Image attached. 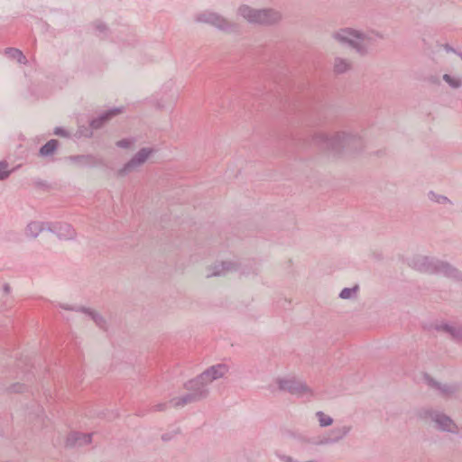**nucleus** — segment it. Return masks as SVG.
Masks as SVG:
<instances>
[{
    "instance_id": "nucleus-12",
    "label": "nucleus",
    "mask_w": 462,
    "mask_h": 462,
    "mask_svg": "<svg viewBox=\"0 0 462 462\" xmlns=\"http://www.w3.org/2000/svg\"><path fill=\"white\" fill-rule=\"evenodd\" d=\"M117 146L122 148H131L133 146V143L130 140H121L117 142Z\"/></svg>"
},
{
    "instance_id": "nucleus-14",
    "label": "nucleus",
    "mask_w": 462,
    "mask_h": 462,
    "mask_svg": "<svg viewBox=\"0 0 462 462\" xmlns=\"http://www.w3.org/2000/svg\"><path fill=\"white\" fill-rule=\"evenodd\" d=\"M217 19H218V18H217L216 15H214V14H210V17H209L208 19L205 20V21H206V22H208V23H213V24H216V25H217V26H219V27H220V26H221V24H220L219 23H217Z\"/></svg>"
},
{
    "instance_id": "nucleus-2",
    "label": "nucleus",
    "mask_w": 462,
    "mask_h": 462,
    "mask_svg": "<svg viewBox=\"0 0 462 462\" xmlns=\"http://www.w3.org/2000/svg\"><path fill=\"white\" fill-rule=\"evenodd\" d=\"M152 153V150L144 148L140 150L135 156L124 167L123 172H128L144 163Z\"/></svg>"
},
{
    "instance_id": "nucleus-15",
    "label": "nucleus",
    "mask_w": 462,
    "mask_h": 462,
    "mask_svg": "<svg viewBox=\"0 0 462 462\" xmlns=\"http://www.w3.org/2000/svg\"><path fill=\"white\" fill-rule=\"evenodd\" d=\"M55 134H61L62 133H61V131H60V129H57V130L55 131Z\"/></svg>"
},
{
    "instance_id": "nucleus-8",
    "label": "nucleus",
    "mask_w": 462,
    "mask_h": 462,
    "mask_svg": "<svg viewBox=\"0 0 462 462\" xmlns=\"http://www.w3.org/2000/svg\"><path fill=\"white\" fill-rule=\"evenodd\" d=\"M317 415L319 417V421L321 426H328L331 424L332 420L330 417L327 416L326 414H324L322 412H319Z\"/></svg>"
},
{
    "instance_id": "nucleus-11",
    "label": "nucleus",
    "mask_w": 462,
    "mask_h": 462,
    "mask_svg": "<svg viewBox=\"0 0 462 462\" xmlns=\"http://www.w3.org/2000/svg\"><path fill=\"white\" fill-rule=\"evenodd\" d=\"M9 171H7V165L0 163V180L5 179L8 176Z\"/></svg>"
},
{
    "instance_id": "nucleus-3",
    "label": "nucleus",
    "mask_w": 462,
    "mask_h": 462,
    "mask_svg": "<svg viewBox=\"0 0 462 462\" xmlns=\"http://www.w3.org/2000/svg\"><path fill=\"white\" fill-rule=\"evenodd\" d=\"M226 372L227 368L225 365H219L212 366L200 375V380L204 383H210L213 380L223 376Z\"/></svg>"
},
{
    "instance_id": "nucleus-16",
    "label": "nucleus",
    "mask_w": 462,
    "mask_h": 462,
    "mask_svg": "<svg viewBox=\"0 0 462 462\" xmlns=\"http://www.w3.org/2000/svg\"><path fill=\"white\" fill-rule=\"evenodd\" d=\"M458 61L462 63V58L458 57Z\"/></svg>"
},
{
    "instance_id": "nucleus-13",
    "label": "nucleus",
    "mask_w": 462,
    "mask_h": 462,
    "mask_svg": "<svg viewBox=\"0 0 462 462\" xmlns=\"http://www.w3.org/2000/svg\"><path fill=\"white\" fill-rule=\"evenodd\" d=\"M336 69L339 72L344 71L347 68V64L344 63L343 61H337L335 64Z\"/></svg>"
},
{
    "instance_id": "nucleus-9",
    "label": "nucleus",
    "mask_w": 462,
    "mask_h": 462,
    "mask_svg": "<svg viewBox=\"0 0 462 462\" xmlns=\"http://www.w3.org/2000/svg\"><path fill=\"white\" fill-rule=\"evenodd\" d=\"M444 80L448 83L453 88H457L460 86V79H452L449 75L445 74L443 76Z\"/></svg>"
},
{
    "instance_id": "nucleus-5",
    "label": "nucleus",
    "mask_w": 462,
    "mask_h": 462,
    "mask_svg": "<svg viewBox=\"0 0 462 462\" xmlns=\"http://www.w3.org/2000/svg\"><path fill=\"white\" fill-rule=\"evenodd\" d=\"M435 421L444 430L452 431L455 429V424L452 420L444 415H438Z\"/></svg>"
},
{
    "instance_id": "nucleus-10",
    "label": "nucleus",
    "mask_w": 462,
    "mask_h": 462,
    "mask_svg": "<svg viewBox=\"0 0 462 462\" xmlns=\"http://www.w3.org/2000/svg\"><path fill=\"white\" fill-rule=\"evenodd\" d=\"M357 291V286L352 288V289H349V288H346L344 289L341 293H340V297L342 299H349L354 293H356Z\"/></svg>"
},
{
    "instance_id": "nucleus-7",
    "label": "nucleus",
    "mask_w": 462,
    "mask_h": 462,
    "mask_svg": "<svg viewBox=\"0 0 462 462\" xmlns=\"http://www.w3.org/2000/svg\"><path fill=\"white\" fill-rule=\"evenodd\" d=\"M71 438L73 439V440L70 441V443H69L70 445H72L74 443L83 444V443H88L90 441V439L88 436L79 434V433H73L71 435Z\"/></svg>"
},
{
    "instance_id": "nucleus-4",
    "label": "nucleus",
    "mask_w": 462,
    "mask_h": 462,
    "mask_svg": "<svg viewBox=\"0 0 462 462\" xmlns=\"http://www.w3.org/2000/svg\"><path fill=\"white\" fill-rule=\"evenodd\" d=\"M337 37L340 41L347 42L355 48H358V42H356V40H359L360 36L356 32L351 30H343L342 32L337 33Z\"/></svg>"
},
{
    "instance_id": "nucleus-6",
    "label": "nucleus",
    "mask_w": 462,
    "mask_h": 462,
    "mask_svg": "<svg viewBox=\"0 0 462 462\" xmlns=\"http://www.w3.org/2000/svg\"><path fill=\"white\" fill-rule=\"evenodd\" d=\"M57 141L51 140L48 142L41 149L42 155L51 154L57 147Z\"/></svg>"
},
{
    "instance_id": "nucleus-1",
    "label": "nucleus",
    "mask_w": 462,
    "mask_h": 462,
    "mask_svg": "<svg viewBox=\"0 0 462 462\" xmlns=\"http://www.w3.org/2000/svg\"><path fill=\"white\" fill-rule=\"evenodd\" d=\"M243 17L252 23H267L278 19V14L270 10H254L248 6L240 8Z\"/></svg>"
}]
</instances>
